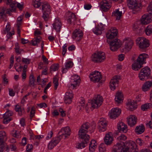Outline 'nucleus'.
<instances>
[{
	"mask_svg": "<svg viewBox=\"0 0 152 152\" xmlns=\"http://www.w3.org/2000/svg\"><path fill=\"white\" fill-rule=\"evenodd\" d=\"M126 144L119 143L114 145L113 148L112 152H136L137 149L134 142L128 140L125 142Z\"/></svg>",
	"mask_w": 152,
	"mask_h": 152,
	"instance_id": "obj_1",
	"label": "nucleus"
},
{
	"mask_svg": "<svg viewBox=\"0 0 152 152\" xmlns=\"http://www.w3.org/2000/svg\"><path fill=\"white\" fill-rule=\"evenodd\" d=\"M90 127V124L86 122L83 124L81 126L78 135L79 137L83 140L82 142L79 143L77 146L78 149H82L85 147L87 143L88 142L90 138L89 136L87 134V130Z\"/></svg>",
	"mask_w": 152,
	"mask_h": 152,
	"instance_id": "obj_2",
	"label": "nucleus"
},
{
	"mask_svg": "<svg viewBox=\"0 0 152 152\" xmlns=\"http://www.w3.org/2000/svg\"><path fill=\"white\" fill-rule=\"evenodd\" d=\"M106 55L104 52H98L92 55L91 60L94 62L100 63L104 61L106 59Z\"/></svg>",
	"mask_w": 152,
	"mask_h": 152,
	"instance_id": "obj_3",
	"label": "nucleus"
},
{
	"mask_svg": "<svg viewBox=\"0 0 152 152\" xmlns=\"http://www.w3.org/2000/svg\"><path fill=\"white\" fill-rule=\"evenodd\" d=\"M143 0L139 1L138 0H127V4L129 9H142V3Z\"/></svg>",
	"mask_w": 152,
	"mask_h": 152,
	"instance_id": "obj_4",
	"label": "nucleus"
},
{
	"mask_svg": "<svg viewBox=\"0 0 152 152\" xmlns=\"http://www.w3.org/2000/svg\"><path fill=\"white\" fill-rule=\"evenodd\" d=\"M151 74V70L147 66L145 67L142 68L139 73L138 77L141 80H144L146 78L150 77Z\"/></svg>",
	"mask_w": 152,
	"mask_h": 152,
	"instance_id": "obj_5",
	"label": "nucleus"
},
{
	"mask_svg": "<svg viewBox=\"0 0 152 152\" xmlns=\"http://www.w3.org/2000/svg\"><path fill=\"white\" fill-rule=\"evenodd\" d=\"M103 99L102 96L99 95H97L96 97L94 98L89 103L91 106L93 108H97L102 104Z\"/></svg>",
	"mask_w": 152,
	"mask_h": 152,
	"instance_id": "obj_6",
	"label": "nucleus"
},
{
	"mask_svg": "<svg viewBox=\"0 0 152 152\" xmlns=\"http://www.w3.org/2000/svg\"><path fill=\"white\" fill-rule=\"evenodd\" d=\"M148 12L142 16L140 21L142 24L147 25L152 21V10H149Z\"/></svg>",
	"mask_w": 152,
	"mask_h": 152,
	"instance_id": "obj_7",
	"label": "nucleus"
},
{
	"mask_svg": "<svg viewBox=\"0 0 152 152\" xmlns=\"http://www.w3.org/2000/svg\"><path fill=\"white\" fill-rule=\"evenodd\" d=\"M136 43L139 45L140 48L145 49L148 47L150 45L149 41L144 37L138 38L136 40Z\"/></svg>",
	"mask_w": 152,
	"mask_h": 152,
	"instance_id": "obj_8",
	"label": "nucleus"
},
{
	"mask_svg": "<svg viewBox=\"0 0 152 152\" xmlns=\"http://www.w3.org/2000/svg\"><path fill=\"white\" fill-rule=\"evenodd\" d=\"M89 77L91 80L94 83L100 82L102 78L101 73L98 71L92 72L90 74Z\"/></svg>",
	"mask_w": 152,
	"mask_h": 152,
	"instance_id": "obj_9",
	"label": "nucleus"
},
{
	"mask_svg": "<svg viewBox=\"0 0 152 152\" xmlns=\"http://www.w3.org/2000/svg\"><path fill=\"white\" fill-rule=\"evenodd\" d=\"M109 42L110 49L112 51L116 50L121 46V43L119 39H115Z\"/></svg>",
	"mask_w": 152,
	"mask_h": 152,
	"instance_id": "obj_10",
	"label": "nucleus"
},
{
	"mask_svg": "<svg viewBox=\"0 0 152 152\" xmlns=\"http://www.w3.org/2000/svg\"><path fill=\"white\" fill-rule=\"evenodd\" d=\"M107 121L104 118H101L98 122V128L101 132L106 130L107 126Z\"/></svg>",
	"mask_w": 152,
	"mask_h": 152,
	"instance_id": "obj_11",
	"label": "nucleus"
},
{
	"mask_svg": "<svg viewBox=\"0 0 152 152\" xmlns=\"http://www.w3.org/2000/svg\"><path fill=\"white\" fill-rule=\"evenodd\" d=\"M110 0H102L99 4V7L101 10H109L111 7Z\"/></svg>",
	"mask_w": 152,
	"mask_h": 152,
	"instance_id": "obj_12",
	"label": "nucleus"
},
{
	"mask_svg": "<svg viewBox=\"0 0 152 152\" xmlns=\"http://www.w3.org/2000/svg\"><path fill=\"white\" fill-rule=\"evenodd\" d=\"M118 33V31L116 28L114 27H112L107 33L106 36L109 39H112L117 36Z\"/></svg>",
	"mask_w": 152,
	"mask_h": 152,
	"instance_id": "obj_13",
	"label": "nucleus"
},
{
	"mask_svg": "<svg viewBox=\"0 0 152 152\" xmlns=\"http://www.w3.org/2000/svg\"><path fill=\"white\" fill-rule=\"evenodd\" d=\"M83 33L80 29H76L73 32L72 38L76 40L79 41L83 36Z\"/></svg>",
	"mask_w": 152,
	"mask_h": 152,
	"instance_id": "obj_14",
	"label": "nucleus"
},
{
	"mask_svg": "<svg viewBox=\"0 0 152 152\" xmlns=\"http://www.w3.org/2000/svg\"><path fill=\"white\" fill-rule=\"evenodd\" d=\"M119 78L117 76H115L110 81V88L111 90H115L116 87L118 86Z\"/></svg>",
	"mask_w": 152,
	"mask_h": 152,
	"instance_id": "obj_15",
	"label": "nucleus"
},
{
	"mask_svg": "<svg viewBox=\"0 0 152 152\" xmlns=\"http://www.w3.org/2000/svg\"><path fill=\"white\" fill-rule=\"evenodd\" d=\"M121 110L117 108L112 109L109 114L110 117L111 118L115 119L121 113Z\"/></svg>",
	"mask_w": 152,
	"mask_h": 152,
	"instance_id": "obj_16",
	"label": "nucleus"
},
{
	"mask_svg": "<svg viewBox=\"0 0 152 152\" xmlns=\"http://www.w3.org/2000/svg\"><path fill=\"white\" fill-rule=\"evenodd\" d=\"M104 25L100 23L99 25L96 26L93 29V32L96 35H100L104 30Z\"/></svg>",
	"mask_w": 152,
	"mask_h": 152,
	"instance_id": "obj_17",
	"label": "nucleus"
},
{
	"mask_svg": "<svg viewBox=\"0 0 152 152\" xmlns=\"http://www.w3.org/2000/svg\"><path fill=\"white\" fill-rule=\"evenodd\" d=\"M66 15L67 16V22L70 24L74 22L76 20V15L72 12L69 11L66 13Z\"/></svg>",
	"mask_w": 152,
	"mask_h": 152,
	"instance_id": "obj_18",
	"label": "nucleus"
},
{
	"mask_svg": "<svg viewBox=\"0 0 152 152\" xmlns=\"http://www.w3.org/2000/svg\"><path fill=\"white\" fill-rule=\"evenodd\" d=\"M53 27L57 32H59L61 28L62 24L59 18H56L54 23L53 24Z\"/></svg>",
	"mask_w": 152,
	"mask_h": 152,
	"instance_id": "obj_19",
	"label": "nucleus"
},
{
	"mask_svg": "<svg viewBox=\"0 0 152 152\" xmlns=\"http://www.w3.org/2000/svg\"><path fill=\"white\" fill-rule=\"evenodd\" d=\"M137 120V118L135 116L131 115L128 118L127 121L129 125L132 126L136 124Z\"/></svg>",
	"mask_w": 152,
	"mask_h": 152,
	"instance_id": "obj_20",
	"label": "nucleus"
},
{
	"mask_svg": "<svg viewBox=\"0 0 152 152\" xmlns=\"http://www.w3.org/2000/svg\"><path fill=\"white\" fill-rule=\"evenodd\" d=\"M60 138L59 137H56L53 139L49 142L48 145V148L49 149H52L60 141Z\"/></svg>",
	"mask_w": 152,
	"mask_h": 152,
	"instance_id": "obj_21",
	"label": "nucleus"
},
{
	"mask_svg": "<svg viewBox=\"0 0 152 152\" xmlns=\"http://www.w3.org/2000/svg\"><path fill=\"white\" fill-rule=\"evenodd\" d=\"M72 82L73 83L71 84V86H72V88H74L79 84L80 80L79 76L77 75H74L72 77Z\"/></svg>",
	"mask_w": 152,
	"mask_h": 152,
	"instance_id": "obj_22",
	"label": "nucleus"
},
{
	"mask_svg": "<svg viewBox=\"0 0 152 152\" xmlns=\"http://www.w3.org/2000/svg\"><path fill=\"white\" fill-rule=\"evenodd\" d=\"M117 127L118 130L121 132L125 133L127 131V126L123 122H119L118 124Z\"/></svg>",
	"mask_w": 152,
	"mask_h": 152,
	"instance_id": "obj_23",
	"label": "nucleus"
},
{
	"mask_svg": "<svg viewBox=\"0 0 152 152\" xmlns=\"http://www.w3.org/2000/svg\"><path fill=\"white\" fill-rule=\"evenodd\" d=\"M61 131L62 133V135L64 136L65 138L69 137L71 132L70 128L68 126L62 128Z\"/></svg>",
	"mask_w": 152,
	"mask_h": 152,
	"instance_id": "obj_24",
	"label": "nucleus"
},
{
	"mask_svg": "<svg viewBox=\"0 0 152 152\" xmlns=\"http://www.w3.org/2000/svg\"><path fill=\"white\" fill-rule=\"evenodd\" d=\"M148 57V55L146 53H142L140 55L137 61V62L143 64L145 63L146 59Z\"/></svg>",
	"mask_w": 152,
	"mask_h": 152,
	"instance_id": "obj_25",
	"label": "nucleus"
},
{
	"mask_svg": "<svg viewBox=\"0 0 152 152\" xmlns=\"http://www.w3.org/2000/svg\"><path fill=\"white\" fill-rule=\"evenodd\" d=\"M152 86V82L148 81L145 83L142 86V90L143 91H146L150 89Z\"/></svg>",
	"mask_w": 152,
	"mask_h": 152,
	"instance_id": "obj_26",
	"label": "nucleus"
},
{
	"mask_svg": "<svg viewBox=\"0 0 152 152\" xmlns=\"http://www.w3.org/2000/svg\"><path fill=\"white\" fill-rule=\"evenodd\" d=\"M111 134L110 135L108 134H107L105 137L104 141L107 145H109L111 144L113 140V137L111 136Z\"/></svg>",
	"mask_w": 152,
	"mask_h": 152,
	"instance_id": "obj_27",
	"label": "nucleus"
},
{
	"mask_svg": "<svg viewBox=\"0 0 152 152\" xmlns=\"http://www.w3.org/2000/svg\"><path fill=\"white\" fill-rule=\"evenodd\" d=\"M133 44V41L130 39L126 40L125 41V48L127 50L130 49Z\"/></svg>",
	"mask_w": 152,
	"mask_h": 152,
	"instance_id": "obj_28",
	"label": "nucleus"
},
{
	"mask_svg": "<svg viewBox=\"0 0 152 152\" xmlns=\"http://www.w3.org/2000/svg\"><path fill=\"white\" fill-rule=\"evenodd\" d=\"M142 65L137 61L132 64V68L134 70H138L142 67Z\"/></svg>",
	"mask_w": 152,
	"mask_h": 152,
	"instance_id": "obj_29",
	"label": "nucleus"
},
{
	"mask_svg": "<svg viewBox=\"0 0 152 152\" xmlns=\"http://www.w3.org/2000/svg\"><path fill=\"white\" fill-rule=\"evenodd\" d=\"M15 110L16 111L18 112V115L20 116L25 112L24 109L23 107H21L18 104L15 106Z\"/></svg>",
	"mask_w": 152,
	"mask_h": 152,
	"instance_id": "obj_30",
	"label": "nucleus"
},
{
	"mask_svg": "<svg viewBox=\"0 0 152 152\" xmlns=\"http://www.w3.org/2000/svg\"><path fill=\"white\" fill-rule=\"evenodd\" d=\"M123 95L121 92H118L116 94L115 100L118 103H120L123 101Z\"/></svg>",
	"mask_w": 152,
	"mask_h": 152,
	"instance_id": "obj_31",
	"label": "nucleus"
},
{
	"mask_svg": "<svg viewBox=\"0 0 152 152\" xmlns=\"http://www.w3.org/2000/svg\"><path fill=\"white\" fill-rule=\"evenodd\" d=\"M73 65V63L72 62L70 61H68L66 62L65 63V67L62 70V73H66L68 69L72 67Z\"/></svg>",
	"mask_w": 152,
	"mask_h": 152,
	"instance_id": "obj_32",
	"label": "nucleus"
},
{
	"mask_svg": "<svg viewBox=\"0 0 152 152\" xmlns=\"http://www.w3.org/2000/svg\"><path fill=\"white\" fill-rule=\"evenodd\" d=\"M145 126L141 124V126H137L135 129V132L137 134H140L142 133L145 131Z\"/></svg>",
	"mask_w": 152,
	"mask_h": 152,
	"instance_id": "obj_33",
	"label": "nucleus"
},
{
	"mask_svg": "<svg viewBox=\"0 0 152 152\" xmlns=\"http://www.w3.org/2000/svg\"><path fill=\"white\" fill-rule=\"evenodd\" d=\"M42 17L45 21L48 20L49 15L50 13V10H43Z\"/></svg>",
	"mask_w": 152,
	"mask_h": 152,
	"instance_id": "obj_34",
	"label": "nucleus"
},
{
	"mask_svg": "<svg viewBox=\"0 0 152 152\" xmlns=\"http://www.w3.org/2000/svg\"><path fill=\"white\" fill-rule=\"evenodd\" d=\"M122 15V12L119 11V10H115L112 13V16H115L116 17V19L119 20L120 19Z\"/></svg>",
	"mask_w": 152,
	"mask_h": 152,
	"instance_id": "obj_35",
	"label": "nucleus"
},
{
	"mask_svg": "<svg viewBox=\"0 0 152 152\" xmlns=\"http://www.w3.org/2000/svg\"><path fill=\"white\" fill-rule=\"evenodd\" d=\"M152 104L151 103H146L141 106V109L143 111H146L152 107Z\"/></svg>",
	"mask_w": 152,
	"mask_h": 152,
	"instance_id": "obj_36",
	"label": "nucleus"
},
{
	"mask_svg": "<svg viewBox=\"0 0 152 152\" xmlns=\"http://www.w3.org/2000/svg\"><path fill=\"white\" fill-rule=\"evenodd\" d=\"M126 138L127 137L124 134H121L117 138V140L119 142L117 143L120 144L122 142L125 144L126 143H125L124 142L126 140Z\"/></svg>",
	"mask_w": 152,
	"mask_h": 152,
	"instance_id": "obj_37",
	"label": "nucleus"
},
{
	"mask_svg": "<svg viewBox=\"0 0 152 152\" xmlns=\"http://www.w3.org/2000/svg\"><path fill=\"white\" fill-rule=\"evenodd\" d=\"M41 38L40 36H38L36 37L35 40H32L31 41V43L33 45H36L41 41Z\"/></svg>",
	"mask_w": 152,
	"mask_h": 152,
	"instance_id": "obj_38",
	"label": "nucleus"
},
{
	"mask_svg": "<svg viewBox=\"0 0 152 152\" xmlns=\"http://www.w3.org/2000/svg\"><path fill=\"white\" fill-rule=\"evenodd\" d=\"M35 80V79L34 78L33 75L32 74H31L29 77V85L30 86H34Z\"/></svg>",
	"mask_w": 152,
	"mask_h": 152,
	"instance_id": "obj_39",
	"label": "nucleus"
},
{
	"mask_svg": "<svg viewBox=\"0 0 152 152\" xmlns=\"http://www.w3.org/2000/svg\"><path fill=\"white\" fill-rule=\"evenodd\" d=\"M59 67V65L58 64H55L52 65L50 67V72H55L57 70Z\"/></svg>",
	"mask_w": 152,
	"mask_h": 152,
	"instance_id": "obj_40",
	"label": "nucleus"
},
{
	"mask_svg": "<svg viewBox=\"0 0 152 152\" xmlns=\"http://www.w3.org/2000/svg\"><path fill=\"white\" fill-rule=\"evenodd\" d=\"M145 33L147 35H149L152 33V26L149 25L145 30Z\"/></svg>",
	"mask_w": 152,
	"mask_h": 152,
	"instance_id": "obj_41",
	"label": "nucleus"
},
{
	"mask_svg": "<svg viewBox=\"0 0 152 152\" xmlns=\"http://www.w3.org/2000/svg\"><path fill=\"white\" fill-rule=\"evenodd\" d=\"M13 114V112L9 110L7 111L4 114L3 117L11 118L10 116L12 115Z\"/></svg>",
	"mask_w": 152,
	"mask_h": 152,
	"instance_id": "obj_42",
	"label": "nucleus"
},
{
	"mask_svg": "<svg viewBox=\"0 0 152 152\" xmlns=\"http://www.w3.org/2000/svg\"><path fill=\"white\" fill-rule=\"evenodd\" d=\"M23 16V15H21L18 18L17 20V26H20L22 23Z\"/></svg>",
	"mask_w": 152,
	"mask_h": 152,
	"instance_id": "obj_43",
	"label": "nucleus"
},
{
	"mask_svg": "<svg viewBox=\"0 0 152 152\" xmlns=\"http://www.w3.org/2000/svg\"><path fill=\"white\" fill-rule=\"evenodd\" d=\"M66 98H69L72 99L73 97V94L72 91H69L66 92L65 94V96Z\"/></svg>",
	"mask_w": 152,
	"mask_h": 152,
	"instance_id": "obj_44",
	"label": "nucleus"
},
{
	"mask_svg": "<svg viewBox=\"0 0 152 152\" xmlns=\"http://www.w3.org/2000/svg\"><path fill=\"white\" fill-rule=\"evenodd\" d=\"M127 105L129 107V110L131 111H132L136 109V107L134 106V103L133 102H128Z\"/></svg>",
	"mask_w": 152,
	"mask_h": 152,
	"instance_id": "obj_45",
	"label": "nucleus"
},
{
	"mask_svg": "<svg viewBox=\"0 0 152 152\" xmlns=\"http://www.w3.org/2000/svg\"><path fill=\"white\" fill-rule=\"evenodd\" d=\"M53 83L54 84V88L55 90H56L58 85V79L56 77H55L53 79Z\"/></svg>",
	"mask_w": 152,
	"mask_h": 152,
	"instance_id": "obj_46",
	"label": "nucleus"
},
{
	"mask_svg": "<svg viewBox=\"0 0 152 152\" xmlns=\"http://www.w3.org/2000/svg\"><path fill=\"white\" fill-rule=\"evenodd\" d=\"M42 10H49L50 9V6L49 4L47 3H45L42 6Z\"/></svg>",
	"mask_w": 152,
	"mask_h": 152,
	"instance_id": "obj_47",
	"label": "nucleus"
},
{
	"mask_svg": "<svg viewBox=\"0 0 152 152\" xmlns=\"http://www.w3.org/2000/svg\"><path fill=\"white\" fill-rule=\"evenodd\" d=\"M99 150L100 152H104L106 151L104 144L102 143L99 146Z\"/></svg>",
	"mask_w": 152,
	"mask_h": 152,
	"instance_id": "obj_48",
	"label": "nucleus"
},
{
	"mask_svg": "<svg viewBox=\"0 0 152 152\" xmlns=\"http://www.w3.org/2000/svg\"><path fill=\"white\" fill-rule=\"evenodd\" d=\"M41 5L40 0H35L33 3V5L35 8H38Z\"/></svg>",
	"mask_w": 152,
	"mask_h": 152,
	"instance_id": "obj_49",
	"label": "nucleus"
},
{
	"mask_svg": "<svg viewBox=\"0 0 152 152\" xmlns=\"http://www.w3.org/2000/svg\"><path fill=\"white\" fill-rule=\"evenodd\" d=\"M85 101L84 98L83 97H81L80 100L79 102V106H81L82 107L84 108L85 105Z\"/></svg>",
	"mask_w": 152,
	"mask_h": 152,
	"instance_id": "obj_50",
	"label": "nucleus"
},
{
	"mask_svg": "<svg viewBox=\"0 0 152 152\" xmlns=\"http://www.w3.org/2000/svg\"><path fill=\"white\" fill-rule=\"evenodd\" d=\"M12 135L14 137L17 138H20V134L18 132L15 131L12 132Z\"/></svg>",
	"mask_w": 152,
	"mask_h": 152,
	"instance_id": "obj_51",
	"label": "nucleus"
},
{
	"mask_svg": "<svg viewBox=\"0 0 152 152\" xmlns=\"http://www.w3.org/2000/svg\"><path fill=\"white\" fill-rule=\"evenodd\" d=\"M30 59H29L23 58L22 59V62L25 63L26 65L30 64Z\"/></svg>",
	"mask_w": 152,
	"mask_h": 152,
	"instance_id": "obj_52",
	"label": "nucleus"
},
{
	"mask_svg": "<svg viewBox=\"0 0 152 152\" xmlns=\"http://www.w3.org/2000/svg\"><path fill=\"white\" fill-rule=\"evenodd\" d=\"M0 137L5 139H6V132L3 131H0Z\"/></svg>",
	"mask_w": 152,
	"mask_h": 152,
	"instance_id": "obj_53",
	"label": "nucleus"
},
{
	"mask_svg": "<svg viewBox=\"0 0 152 152\" xmlns=\"http://www.w3.org/2000/svg\"><path fill=\"white\" fill-rule=\"evenodd\" d=\"M35 108L34 107H32L31 109V111L30 112V117L31 119H32V118L34 116L35 114Z\"/></svg>",
	"mask_w": 152,
	"mask_h": 152,
	"instance_id": "obj_54",
	"label": "nucleus"
},
{
	"mask_svg": "<svg viewBox=\"0 0 152 152\" xmlns=\"http://www.w3.org/2000/svg\"><path fill=\"white\" fill-rule=\"evenodd\" d=\"M10 28H11L10 27V25L9 24H8L6 26L5 28L4 31V33L5 34H6L7 33H8V32H10Z\"/></svg>",
	"mask_w": 152,
	"mask_h": 152,
	"instance_id": "obj_55",
	"label": "nucleus"
},
{
	"mask_svg": "<svg viewBox=\"0 0 152 152\" xmlns=\"http://www.w3.org/2000/svg\"><path fill=\"white\" fill-rule=\"evenodd\" d=\"M16 53L17 54H20L22 51V50L19 49V47L18 45H16L15 47V48Z\"/></svg>",
	"mask_w": 152,
	"mask_h": 152,
	"instance_id": "obj_56",
	"label": "nucleus"
},
{
	"mask_svg": "<svg viewBox=\"0 0 152 152\" xmlns=\"http://www.w3.org/2000/svg\"><path fill=\"white\" fill-rule=\"evenodd\" d=\"M14 31H12V32H8V33H7V36L8 39H11L12 38V36L14 34Z\"/></svg>",
	"mask_w": 152,
	"mask_h": 152,
	"instance_id": "obj_57",
	"label": "nucleus"
},
{
	"mask_svg": "<svg viewBox=\"0 0 152 152\" xmlns=\"http://www.w3.org/2000/svg\"><path fill=\"white\" fill-rule=\"evenodd\" d=\"M53 135L52 131H50L49 132L46 136V138L47 140L50 139L52 137Z\"/></svg>",
	"mask_w": 152,
	"mask_h": 152,
	"instance_id": "obj_58",
	"label": "nucleus"
},
{
	"mask_svg": "<svg viewBox=\"0 0 152 152\" xmlns=\"http://www.w3.org/2000/svg\"><path fill=\"white\" fill-rule=\"evenodd\" d=\"M3 122L5 124L8 123L11 120V118H7L3 117Z\"/></svg>",
	"mask_w": 152,
	"mask_h": 152,
	"instance_id": "obj_59",
	"label": "nucleus"
},
{
	"mask_svg": "<svg viewBox=\"0 0 152 152\" xmlns=\"http://www.w3.org/2000/svg\"><path fill=\"white\" fill-rule=\"evenodd\" d=\"M64 102L66 104H69L71 103L72 101V99L69 98H66L65 96Z\"/></svg>",
	"mask_w": 152,
	"mask_h": 152,
	"instance_id": "obj_60",
	"label": "nucleus"
},
{
	"mask_svg": "<svg viewBox=\"0 0 152 152\" xmlns=\"http://www.w3.org/2000/svg\"><path fill=\"white\" fill-rule=\"evenodd\" d=\"M67 45L66 44L64 45L63 46V51H62V55L63 56H64L67 51Z\"/></svg>",
	"mask_w": 152,
	"mask_h": 152,
	"instance_id": "obj_61",
	"label": "nucleus"
},
{
	"mask_svg": "<svg viewBox=\"0 0 152 152\" xmlns=\"http://www.w3.org/2000/svg\"><path fill=\"white\" fill-rule=\"evenodd\" d=\"M84 7L85 10H90L92 6L90 4H85Z\"/></svg>",
	"mask_w": 152,
	"mask_h": 152,
	"instance_id": "obj_62",
	"label": "nucleus"
},
{
	"mask_svg": "<svg viewBox=\"0 0 152 152\" xmlns=\"http://www.w3.org/2000/svg\"><path fill=\"white\" fill-rule=\"evenodd\" d=\"M16 7L19 9L23 8L24 4L23 3H19L17 2Z\"/></svg>",
	"mask_w": 152,
	"mask_h": 152,
	"instance_id": "obj_63",
	"label": "nucleus"
},
{
	"mask_svg": "<svg viewBox=\"0 0 152 152\" xmlns=\"http://www.w3.org/2000/svg\"><path fill=\"white\" fill-rule=\"evenodd\" d=\"M33 147L32 144H28L26 146V151L28 152H30Z\"/></svg>",
	"mask_w": 152,
	"mask_h": 152,
	"instance_id": "obj_64",
	"label": "nucleus"
}]
</instances>
